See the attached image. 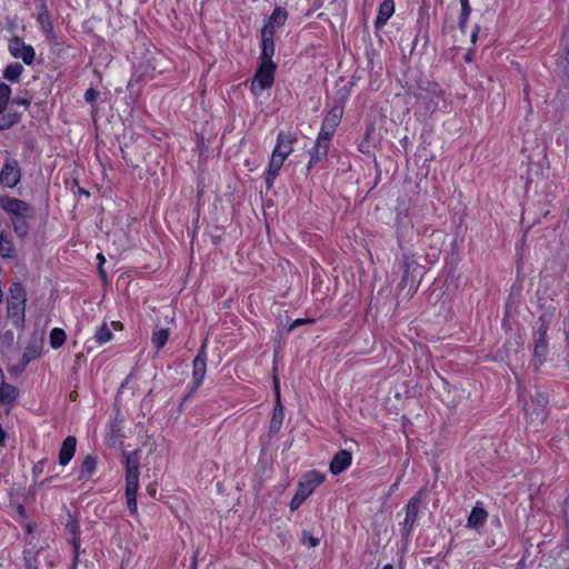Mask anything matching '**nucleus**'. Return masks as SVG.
<instances>
[{"instance_id":"1","label":"nucleus","mask_w":569,"mask_h":569,"mask_svg":"<svg viewBox=\"0 0 569 569\" xmlns=\"http://www.w3.org/2000/svg\"><path fill=\"white\" fill-rule=\"evenodd\" d=\"M0 208L9 216L16 236L24 241L30 231V221L36 219L34 207L19 198L0 194Z\"/></svg>"},{"instance_id":"2","label":"nucleus","mask_w":569,"mask_h":569,"mask_svg":"<svg viewBox=\"0 0 569 569\" xmlns=\"http://www.w3.org/2000/svg\"><path fill=\"white\" fill-rule=\"evenodd\" d=\"M553 318L555 315L552 311H545L537 320L533 331V366L536 370H538L545 362L549 352L547 332L553 321Z\"/></svg>"},{"instance_id":"3","label":"nucleus","mask_w":569,"mask_h":569,"mask_svg":"<svg viewBox=\"0 0 569 569\" xmlns=\"http://www.w3.org/2000/svg\"><path fill=\"white\" fill-rule=\"evenodd\" d=\"M27 292L19 281L11 283L7 299L8 318L16 328H23L26 320Z\"/></svg>"},{"instance_id":"4","label":"nucleus","mask_w":569,"mask_h":569,"mask_svg":"<svg viewBox=\"0 0 569 569\" xmlns=\"http://www.w3.org/2000/svg\"><path fill=\"white\" fill-rule=\"evenodd\" d=\"M12 90L6 82H0V131H4L20 122L21 113L9 108Z\"/></svg>"},{"instance_id":"5","label":"nucleus","mask_w":569,"mask_h":569,"mask_svg":"<svg viewBox=\"0 0 569 569\" xmlns=\"http://www.w3.org/2000/svg\"><path fill=\"white\" fill-rule=\"evenodd\" d=\"M22 178V169L19 161L11 156H7L0 170V186L6 188L17 187Z\"/></svg>"},{"instance_id":"6","label":"nucleus","mask_w":569,"mask_h":569,"mask_svg":"<svg viewBox=\"0 0 569 569\" xmlns=\"http://www.w3.org/2000/svg\"><path fill=\"white\" fill-rule=\"evenodd\" d=\"M207 353H206V342L202 343L200 347L196 358L192 361V385L189 388V391L183 397V401H187L192 395L198 390V388L201 386L206 372H207Z\"/></svg>"},{"instance_id":"7","label":"nucleus","mask_w":569,"mask_h":569,"mask_svg":"<svg viewBox=\"0 0 569 569\" xmlns=\"http://www.w3.org/2000/svg\"><path fill=\"white\" fill-rule=\"evenodd\" d=\"M422 501V490H419L413 497H411L406 506V517L401 523V536L408 539L417 523L419 509Z\"/></svg>"},{"instance_id":"8","label":"nucleus","mask_w":569,"mask_h":569,"mask_svg":"<svg viewBox=\"0 0 569 569\" xmlns=\"http://www.w3.org/2000/svg\"><path fill=\"white\" fill-rule=\"evenodd\" d=\"M277 64L276 62H262L254 73L253 80L251 82V91L254 93L256 87L258 86L260 90H266L272 87L274 82V73H276Z\"/></svg>"},{"instance_id":"9","label":"nucleus","mask_w":569,"mask_h":569,"mask_svg":"<svg viewBox=\"0 0 569 569\" xmlns=\"http://www.w3.org/2000/svg\"><path fill=\"white\" fill-rule=\"evenodd\" d=\"M8 50L13 58L21 59L27 66H31L36 59L33 47L27 44L19 36L9 39Z\"/></svg>"},{"instance_id":"10","label":"nucleus","mask_w":569,"mask_h":569,"mask_svg":"<svg viewBox=\"0 0 569 569\" xmlns=\"http://www.w3.org/2000/svg\"><path fill=\"white\" fill-rule=\"evenodd\" d=\"M342 110L332 108L323 118L321 129L318 133L317 140L329 143L331 142L337 127L340 123Z\"/></svg>"},{"instance_id":"11","label":"nucleus","mask_w":569,"mask_h":569,"mask_svg":"<svg viewBox=\"0 0 569 569\" xmlns=\"http://www.w3.org/2000/svg\"><path fill=\"white\" fill-rule=\"evenodd\" d=\"M42 350V341L39 339H32L27 345L21 359L17 365H12L9 367V371H14L17 373H20L24 371L27 366L34 359L39 358Z\"/></svg>"},{"instance_id":"12","label":"nucleus","mask_w":569,"mask_h":569,"mask_svg":"<svg viewBox=\"0 0 569 569\" xmlns=\"http://www.w3.org/2000/svg\"><path fill=\"white\" fill-rule=\"evenodd\" d=\"M326 479V476L318 470H310L306 472L302 479L298 482L297 490L305 497H309L317 487H319Z\"/></svg>"},{"instance_id":"13","label":"nucleus","mask_w":569,"mask_h":569,"mask_svg":"<svg viewBox=\"0 0 569 569\" xmlns=\"http://www.w3.org/2000/svg\"><path fill=\"white\" fill-rule=\"evenodd\" d=\"M296 141V134L280 131L277 136V143L272 153H274L276 157H281L286 160L292 153Z\"/></svg>"},{"instance_id":"14","label":"nucleus","mask_w":569,"mask_h":569,"mask_svg":"<svg viewBox=\"0 0 569 569\" xmlns=\"http://www.w3.org/2000/svg\"><path fill=\"white\" fill-rule=\"evenodd\" d=\"M274 34L271 31V27H263L261 30V53L260 61L273 62L272 57L274 54Z\"/></svg>"},{"instance_id":"15","label":"nucleus","mask_w":569,"mask_h":569,"mask_svg":"<svg viewBox=\"0 0 569 569\" xmlns=\"http://www.w3.org/2000/svg\"><path fill=\"white\" fill-rule=\"evenodd\" d=\"M352 462V455L350 451L341 449L332 458L329 465V470L332 475L337 476L347 470Z\"/></svg>"},{"instance_id":"16","label":"nucleus","mask_w":569,"mask_h":569,"mask_svg":"<svg viewBox=\"0 0 569 569\" xmlns=\"http://www.w3.org/2000/svg\"><path fill=\"white\" fill-rule=\"evenodd\" d=\"M139 455L137 451L126 455V483H139Z\"/></svg>"},{"instance_id":"17","label":"nucleus","mask_w":569,"mask_h":569,"mask_svg":"<svg viewBox=\"0 0 569 569\" xmlns=\"http://www.w3.org/2000/svg\"><path fill=\"white\" fill-rule=\"evenodd\" d=\"M487 519V510L482 507L481 502H477L467 519V527L475 530H480L485 526Z\"/></svg>"},{"instance_id":"18","label":"nucleus","mask_w":569,"mask_h":569,"mask_svg":"<svg viewBox=\"0 0 569 569\" xmlns=\"http://www.w3.org/2000/svg\"><path fill=\"white\" fill-rule=\"evenodd\" d=\"M329 143L322 142L320 140H316L313 148L310 150V160L307 169L310 170L312 167H316L318 163L323 162L328 158L329 152Z\"/></svg>"},{"instance_id":"19","label":"nucleus","mask_w":569,"mask_h":569,"mask_svg":"<svg viewBox=\"0 0 569 569\" xmlns=\"http://www.w3.org/2000/svg\"><path fill=\"white\" fill-rule=\"evenodd\" d=\"M77 439L73 436H68L61 445L59 450V463L67 466L76 453Z\"/></svg>"},{"instance_id":"20","label":"nucleus","mask_w":569,"mask_h":569,"mask_svg":"<svg viewBox=\"0 0 569 569\" xmlns=\"http://www.w3.org/2000/svg\"><path fill=\"white\" fill-rule=\"evenodd\" d=\"M276 389H277V403L273 408V413H272V418H271L270 426H269V432L272 435L279 432V430L281 429L283 419H284V411H283V407L281 406V402H280L279 388H278L277 383H276Z\"/></svg>"},{"instance_id":"21","label":"nucleus","mask_w":569,"mask_h":569,"mask_svg":"<svg viewBox=\"0 0 569 569\" xmlns=\"http://www.w3.org/2000/svg\"><path fill=\"white\" fill-rule=\"evenodd\" d=\"M67 529L70 531V533L72 536V548H73L72 568H74L78 562L79 549H80V542H81V539H80L81 531H80L79 521L76 519H71L67 525Z\"/></svg>"},{"instance_id":"22","label":"nucleus","mask_w":569,"mask_h":569,"mask_svg":"<svg viewBox=\"0 0 569 569\" xmlns=\"http://www.w3.org/2000/svg\"><path fill=\"white\" fill-rule=\"evenodd\" d=\"M395 12V2L393 0H383L379 6V11L375 21V27L381 28L387 23V21L391 18Z\"/></svg>"},{"instance_id":"23","label":"nucleus","mask_w":569,"mask_h":569,"mask_svg":"<svg viewBox=\"0 0 569 569\" xmlns=\"http://www.w3.org/2000/svg\"><path fill=\"white\" fill-rule=\"evenodd\" d=\"M17 250L13 243L12 236L6 232L0 238V257L3 259L16 258Z\"/></svg>"},{"instance_id":"24","label":"nucleus","mask_w":569,"mask_h":569,"mask_svg":"<svg viewBox=\"0 0 569 569\" xmlns=\"http://www.w3.org/2000/svg\"><path fill=\"white\" fill-rule=\"evenodd\" d=\"M37 21L43 34L54 29L53 21L46 3L38 6Z\"/></svg>"},{"instance_id":"25","label":"nucleus","mask_w":569,"mask_h":569,"mask_svg":"<svg viewBox=\"0 0 569 569\" xmlns=\"http://www.w3.org/2000/svg\"><path fill=\"white\" fill-rule=\"evenodd\" d=\"M97 469V458L92 455L86 456L83 459L80 470H79V480L87 481L89 480Z\"/></svg>"},{"instance_id":"26","label":"nucleus","mask_w":569,"mask_h":569,"mask_svg":"<svg viewBox=\"0 0 569 569\" xmlns=\"http://www.w3.org/2000/svg\"><path fill=\"white\" fill-rule=\"evenodd\" d=\"M288 18V12L282 7H277L272 14L269 17L268 22L263 27H271V31L274 34L276 28L281 27L284 24L286 20Z\"/></svg>"},{"instance_id":"27","label":"nucleus","mask_w":569,"mask_h":569,"mask_svg":"<svg viewBox=\"0 0 569 569\" xmlns=\"http://www.w3.org/2000/svg\"><path fill=\"white\" fill-rule=\"evenodd\" d=\"M18 395L19 391L17 387L4 383L0 387V403L11 406L16 401Z\"/></svg>"},{"instance_id":"28","label":"nucleus","mask_w":569,"mask_h":569,"mask_svg":"<svg viewBox=\"0 0 569 569\" xmlns=\"http://www.w3.org/2000/svg\"><path fill=\"white\" fill-rule=\"evenodd\" d=\"M139 483H126V499L127 506L131 512V515L137 513V493H138Z\"/></svg>"},{"instance_id":"29","label":"nucleus","mask_w":569,"mask_h":569,"mask_svg":"<svg viewBox=\"0 0 569 569\" xmlns=\"http://www.w3.org/2000/svg\"><path fill=\"white\" fill-rule=\"evenodd\" d=\"M23 70L22 64L19 62L10 63L3 70V78L10 82H19Z\"/></svg>"},{"instance_id":"30","label":"nucleus","mask_w":569,"mask_h":569,"mask_svg":"<svg viewBox=\"0 0 569 569\" xmlns=\"http://www.w3.org/2000/svg\"><path fill=\"white\" fill-rule=\"evenodd\" d=\"M112 337L113 335L111 328L107 322H103L94 333V339L99 345L109 342L112 339Z\"/></svg>"},{"instance_id":"31","label":"nucleus","mask_w":569,"mask_h":569,"mask_svg":"<svg viewBox=\"0 0 569 569\" xmlns=\"http://www.w3.org/2000/svg\"><path fill=\"white\" fill-rule=\"evenodd\" d=\"M169 339V329L161 328L156 331H153L151 341L156 349L159 351L168 341Z\"/></svg>"},{"instance_id":"32","label":"nucleus","mask_w":569,"mask_h":569,"mask_svg":"<svg viewBox=\"0 0 569 569\" xmlns=\"http://www.w3.org/2000/svg\"><path fill=\"white\" fill-rule=\"evenodd\" d=\"M50 345L53 349L60 348L67 339V335L63 329L54 328L50 332Z\"/></svg>"},{"instance_id":"33","label":"nucleus","mask_w":569,"mask_h":569,"mask_svg":"<svg viewBox=\"0 0 569 569\" xmlns=\"http://www.w3.org/2000/svg\"><path fill=\"white\" fill-rule=\"evenodd\" d=\"M98 97H99V92L93 88H89L84 92V100L87 103H89L91 106L92 113L97 112V110H98V106L96 103L98 100Z\"/></svg>"},{"instance_id":"34","label":"nucleus","mask_w":569,"mask_h":569,"mask_svg":"<svg viewBox=\"0 0 569 569\" xmlns=\"http://www.w3.org/2000/svg\"><path fill=\"white\" fill-rule=\"evenodd\" d=\"M284 161L286 160L282 159L281 157H276L274 153H272L268 168V172H270V176H278Z\"/></svg>"},{"instance_id":"35","label":"nucleus","mask_w":569,"mask_h":569,"mask_svg":"<svg viewBox=\"0 0 569 569\" xmlns=\"http://www.w3.org/2000/svg\"><path fill=\"white\" fill-rule=\"evenodd\" d=\"M320 540L317 537H313L309 531H303L301 537V543L308 546L310 548H315L319 545Z\"/></svg>"},{"instance_id":"36","label":"nucleus","mask_w":569,"mask_h":569,"mask_svg":"<svg viewBox=\"0 0 569 569\" xmlns=\"http://www.w3.org/2000/svg\"><path fill=\"white\" fill-rule=\"evenodd\" d=\"M306 499L307 497H305L301 492L297 490L293 498L290 501V510H297L306 501Z\"/></svg>"},{"instance_id":"37","label":"nucleus","mask_w":569,"mask_h":569,"mask_svg":"<svg viewBox=\"0 0 569 569\" xmlns=\"http://www.w3.org/2000/svg\"><path fill=\"white\" fill-rule=\"evenodd\" d=\"M23 560L28 569H31L32 567L37 566L36 557L31 551H24Z\"/></svg>"},{"instance_id":"38","label":"nucleus","mask_w":569,"mask_h":569,"mask_svg":"<svg viewBox=\"0 0 569 569\" xmlns=\"http://www.w3.org/2000/svg\"><path fill=\"white\" fill-rule=\"evenodd\" d=\"M461 4V18L468 19L471 13V7L469 0H460Z\"/></svg>"},{"instance_id":"39","label":"nucleus","mask_w":569,"mask_h":569,"mask_svg":"<svg viewBox=\"0 0 569 569\" xmlns=\"http://www.w3.org/2000/svg\"><path fill=\"white\" fill-rule=\"evenodd\" d=\"M44 37L46 39L48 40V42L51 44V46H59L60 42H59V37L57 34V32L53 30L44 33Z\"/></svg>"},{"instance_id":"40","label":"nucleus","mask_w":569,"mask_h":569,"mask_svg":"<svg viewBox=\"0 0 569 569\" xmlns=\"http://www.w3.org/2000/svg\"><path fill=\"white\" fill-rule=\"evenodd\" d=\"M11 104L22 106L26 109H28L31 104V100L23 97H16L11 99Z\"/></svg>"},{"instance_id":"41","label":"nucleus","mask_w":569,"mask_h":569,"mask_svg":"<svg viewBox=\"0 0 569 569\" xmlns=\"http://www.w3.org/2000/svg\"><path fill=\"white\" fill-rule=\"evenodd\" d=\"M48 462L47 458H42L40 461H38L33 467V475L38 477L43 472L44 465Z\"/></svg>"},{"instance_id":"42","label":"nucleus","mask_w":569,"mask_h":569,"mask_svg":"<svg viewBox=\"0 0 569 569\" xmlns=\"http://www.w3.org/2000/svg\"><path fill=\"white\" fill-rule=\"evenodd\" d=\"M315 320L313 319H296L291 325L290 327L288 328V331H292L295 328L301 326V325H305V323H313Z\"/></svg>"},{"instance_id":"43","label":"nucleus","mask_w":569,"mask_h":569,"mask_svg":"<svg viewBox=\"0 0 569 569\" xmlns=\"http://www.w3.org/2000/svg\"><path fill=\"white\" fill-rule=\"evenodd\" d=\"M277 177H278L277 174L270 176V172L267 171V174H266V186H267V189H270L272 187L273 181H274V179Z\"/></svg>"},{"instance_id":"44","label":"nucleus","mask_w":569,"mask_h":569,"mask_svg":"<svg viewBox=\"0 0 569 569\" xmlns=\"http://www.w3.org/2000/svg\"><path fill=\"white\" fill-rule=\"evenodd\" d=\"M147 492L150 497L156 498L157 496V488L154 483H150L147 486Z\"/></svg>"},{"instance_id":"45","label":"nucleus","mask_w":569,"mask_h":569,"mask_svg":"<svg viewBox=\"0 0 569 569\" xmlns=\"http://www.w3.org/2000/svg\"><path fill=\"white\" fill-rule=\"evenodd\" d=\"M109 326H110V328H112L114 330L123 329V325L120 321H112Z\"/></svg>"},{"instance_id":"46","label":"nucleus","mask_w":569,"mask_h":569,"mask_svg":"<svg viewBox=\"0 0 569 569\" xmlns=\"http://www.w3.org/2000/svg\"><path fill=\"white\" fill-rule=\"evenodd\" d=\"M6 438H7V432L3 430L2 426L0 425V446H4Z\"/></svg>"},{"instance_id":"47","label":"nucleus","mask_w":569,"mask_h":569,"mask_svg":"<svg viewBox=\"0 0 569 569\" xmlns=\"http://www.w3.org/2000/svg\"><path fill=\"white\" fill-rule=\"evenodd\" d=\"M467 21H468V19L461 18V17H460V19H459V27H460V29H461L463 32H465V29H466V27H467Z\"/></svg>"},{"instance_id":"48","label":"nucleus","mask_w":569,"mask_h":569,"mask_svg":"<svg viewBox=\"0 0 569 569\" xmlns=\"http://www.w3.org/2000/svg\"><path fill=\"white\" fill-rule=\"evenodd\" d=\"M17 510H18L20 516H24L26 515V508L22 505H19Z\"/></svg>"},{"instance_id":"49","label":"nucleus","mask_w":569,"mask_h":569,"mask_svg":"<svg viewBox=\"0 0 569 569\" xmlns=\"http://www.w3.org/2000/svg\"><path fill=\"white\" fill-rule=\"evenodd\" d=\"M523 411H525V415L528 417L530 416V412H529V403H525L523 405Z\"/></svg>"},{"instance_id":"50","label":"nucleus","mask_w":569,"mask_h":569,"mask_svg":"<svg viewBox=\"0 0 569 569\" xmlns=\"http://www.w3.org/2000/svg\"><path fill=\"white\" fill-rule=\"evenodd\" d=\"M26 529H27V531H28L29 533H31V532L33 531V527H32V525H30V523H28V525H27Z\"/></svg>"},{"instance_id":"51","label":"nucleus","mask_w":569,"mask_h":569,"mask_svg":"<svg viewBox=\"0 0 569 569\" xmlns=\"http://www.w3.org/2000/svg\"><path fill=\"white\" fill-rule=\"evenodd\" d=\"M382 569H393V566L391 563H388L383 566Z\"/></svg>"},{"instance_id":"52","label":"nucleus","mask_w":569,"mask_h":569,"mask_svg":"<svg viewBox=\"0 0 569 569\" xmlns=\"http://www.w3.org/2000/svg\"><path fill=\"white\" fill-rule=\"evenodd\" d=\"M76 397H77V393H76V392H72V393L70 395L71 400H74V399H76Z\"/></svg>"},{"instance_id":"53","label":"nucleus","mask_w":569,"mask_h":569,"mask_svg":"<svg viewBox=\"0 0 569 569\" xmlns=\"http://www.w3.org/2000/svg\"><path fill=\"white\" fill-rule=\"evenodd\" d=\"M476 37H477V32H473V33H472V40H473V41H475Z\"/></svg>"}]
</instances>
